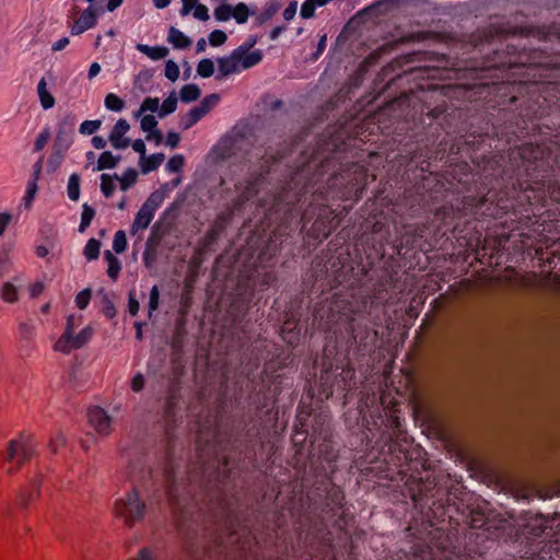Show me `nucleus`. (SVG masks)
Masks as SVG:
<instances>
[{"instance_id":"bf43d9fd","label":"nucleus","mask_w":560,"mask_h":560,"mask_svg":"<svg viewBox=\"0 0 560 560\" xmlns=\"http://www.w3.org/2000/svg\"><path fill=\"white\" fill-rule=\"evenodd\" d=\"M126 248H127L126 233H125V231L119 230L116 232V234L114 236L113 249L116 254H121L126 250Z\"/></svg>"},{"instance_id":"2f4dec72","label":"nucleus","mask_w":560,"mask_h":560,"mask_svg":"<svg viewBox=\"0 0 560 560\" xmlns=\"http://www.w3.org/2000/svg\"><path fill=\"white\" fill-rule=\"evenodd\" d=\"M167 232L168 229L163 228L162 221H156L151 229V233L145 244L148 247H158Z\"/></svg>"},{"instance_id":"473e14b6","label":"nucleus","mask_w":560,"mask_h":560,"mask_svg":"<svg viewBox=\"0 0 560 560\" xmlns=\"http://www.w3.org/2000/svg\"><path fill=\"white\" fill-rule=\"evenodd\" d=\"M234 13L232 18L236 21L237 24H245L248 21V18L252 15H256V9H250L246 3L240 2L236 5H233Z\"/></svg>"},{"instance_id":"0e129e2a","label":"nucleus","mask_w":560,"mask_h":560,"mask_svg":"<svg viewBox=\"0 0 560 560\" xmlns=\"http://www.w3.org/2000/svg\"><path fill=\"white\" fill-rule=\"evenodd\" d=\"M180 71L178 65L172 60L168 59L165 62V77L172 81L175 82L179 78Z\"/></svg>"},{"instance_id":"37998d69","label":"nucleus","mask_w":560,"mask_h":560,"mask_svg":"<svg viewBox=\"0 0 560 560\" xmlns=\"http://www.w3.org/2000/svg\"><path fill=\"white\" fill-rule=\"evenodd\" d=\"M95 217V210L89 206L88 203H84L82 206V213H81V222L79 225V232H84L91 224L92 220Z\"/></svg>"},{"instance_id":"c756f323","label":"nucleus","mask_w":560,"mask_h":560,"mask_svg":"<svg viewBox=\"0 0 560 560\" xmlns=\"http://www.w3.org/2000/svg\"><path fill=\"white\" fill-rule=\"evenodd\" d=\"M120 159V155H114L110 151H104L100 154L97 159L96 170L104 171L114 168L117 166Z\"/></svg>"},{"instance_id":"680f3d73","label":"nucleus","mask_w":560,"mask_h":560,"mask_svg":"<svg viewBox=\"0 0 560 560\" xmlns=\"http://www.w3.org/2000/svg\"><path fill=\"white\" fill-rule=\"evenodd\" d=\"M92 298V290L90 288L83 289L75 296V305L80 310L88 307Z\"/></svg>"},{"instance_id":"aec40b11","label":"nucleus","mask_w":560,"mask_h":560,"mask_svg":"<svg viewBox=\"0 0 560 560\" xmlns=\"http://www.w3.org/2000/svg\"><path fill=\"white\" fill-rule=\"evenodd\" d=\"M93 334L94 329L89 325L84 327L78 335L74 336L73 334L68 343H63L58 348L57 351L63 354H69L73 350L81 349L91 340Z\"/></svg>"},{"instance_id":"a18cd8bd","label":"nucleus","mask_w":560,"mask_h":560,"mask_svg":"<svg viewBox=\"0 0 560 560\" xmlns=\"http://www.w3.org/2000/svg\"><path fill=\"white\" fill-rule=\"evenodd\" d=\"M256 105H284V102L277 92L267 91L260 95Z\"/></svg>"},{"instance_id":"49530a36","label":"nucleus","mask_w":560,"mask_h":560,"mask_svg":"<svg viewBox=\"0 0 560 560\" xmlns=\"http://www.w3.org/2000/svg\"><path fill=\"white\" fill-rule=\"evenodd\" d=\"M101 242L90 238L84 247L83 254L88 260H95L100 256Z\"/></svg>"},{"instance_id":"7c9ffc66","label":"nucleus","mask_w":560,"mask_h":560,"mask_svg":"<svg viewBox=\"0 0 560 560\" xmlns=\"http://www.w3.org/2000/svg\"><path fill=\"white\" fill-rule=\"evenodd\" d=\"M201 95L200 88L195 83H188L182 86L179 91V100L187 104L197 101Z\"/></svg>"},{"instance_id":"393cba45","label":"nucleus","mask_w":560,"mask_h":560,"mask_svg":"<svg viewBox=\"0 0 560 560\" xmlns=\"http://www.w3.org/2000/svg\"><path fill=\"white\" fill-rule=\"evenodd\" d=\"M167 42L174 49L180 50L189 48L192 44L191 38L175 26H170L167 33Z\"/></svg>"},{"instance_id":"423d86ee","label":"nucleus","mask_w":560,"mask_h":560,"mask_svg":"<svg viewBox=\"0 0 560 560\" xmlns=\"http://www.w3.org/2000/svg\"><path fill=\"white\" fill-rule=\"evenodd\" d=\"M264 58V54L260 49H255L243 58L238 52L233 50L229 56L219 57L218 72L215 80L220 81L233 73H237L242 70H247L258 65Z\"/></svg>"},{"instance_id":"6e6552de","label":"nucleus","mask_w":560,"mask_h":560,"mask_svg":"<svg viewBox=\"0 0 560 560\" xmlns=\"http://www.w3.org/2000/svg\"><path fill=\"white\" fill-rule=\"evenodd\" d=\"M341 179L345 182L343 187L348 194H353L355 198H360L366 187L368 170L363 165L352 163L340 173Z\"/></svg>"},{"instance_id":"a19ab883","label":"nucleus","mask_w":560,"mask_h":560,"mask_svg":"<svg viewBox=\"0 0 560 560\" xmlns=\"http://www.w3.org/2000/svg\"><path fill=\"white\" fill-rule=\"evenodd\" d=\"M214 63L210 58H203L197 65V74L201 78L208 79L214 74Z\"/></svg>"},{"instance_id":"69168bd1","label":"nucleus","mask_w":560,"mask_h":560,"mask_svg":"<svg viewBox=\"0 0 560 560\" xmlns=\"http://www.w3.org/2000/svg\"><path fill=\"white\" fill-rule=\"evenodd\" d=\"M185 164V158L182 154L173 155L166 164V168L172 173H178L182 171Z\"/></svg>"},{"instance_id":"13d9d810","label":"nucleus","mask_w":560,"mask_h":560,"mask_svg":"<svg viewBox=\"0 0 560 560\" xmlns=\"http://www.w3.org/2000/svg\"><path fill=\"white\" fill-rule=\"evenodd\" d=\"M1 298L8 303H14L19 300L16 288L11 282H5L2 287Z\"/></svg>"},{"instance_id":"c85d7f7f","label":"nucleus","mask_w":560,"mask_h":560,"mask_svg":"<svg viewBox=\"0 0 560 560\" xmlns=\"http://www.w3.org/2000/svg\"><path fill=\"white\" fill-rule=\"evenodd\" d=\"M213 107H192L180 121L183 129L194 126L199 119L206 116Z\"/></svg>"},{"instance_id":"de8ad7c7","label":"nucleus","mask_w":560,"mask_h":560,"mask_svg":"<svg viewBox=\"0 0 560 560\" xmlns=\"http://www.w3.org/2000/svg\"><path fill=\"white\" fill-rule=\"evenodd\" d=\"M68 196L72 201H77L80 198V176L77 173L71 174L69 177Z\"/></svg>"},{"instance_id":"4d7b16f0","label":"nucleus","mask_w":560,"mask_h":560,"mask_svg":"<svg viewBox=\"0 0 560 560\" xmlns=\"http://www.w3.org/2000/svg\"><path fill=\"white\" fill-rule=\"evenodd\" d=\"M67 444V439L62 432H57L50 438L48 448L52 454H57L60 448H63Z\"/></svg>"},{"instance_id":"bb28decb","label":"nucleus","mask_w":560,"mask_h":560,"mask_svg":"<svg viewBox=\"0 0 560 560\" xmlns=\"http://www.w3.org/2000/svg\"><path fill=\"white\" fill-rule=\"evenodd\" d=\"M154 212L149 209H145L141 206L140 210L137 212L133 223L131 225V234L137 233L139 229H147L153 219Z\"/></svg>"},{"instance_id":"8fccbe9b","label":"nucleus","mask_w":560,"mask_h":560,"mask_svg":"<svg viewBox=\"0 0 560 560\" xmlns=\"http://www.w3.org/2000/svg\"><path fill=\"white\" fill-rule=\"evenodd\" d=\"M160 305V289L156 284H154L149 293V303H148V317L151 318L153 313L159 308Z\"/></svg>"},{"instance_id":"79ce46f5","label":"nucleus","mask_w":560,"mask_h":560,"mask_svg":"<svg viewBox=\"0 0 560 560\" xmlns=\"http://www.w3.org/2000/svg\"><path fill=\"white\" fill-rule=\"evenodd\" d=\"M233 13H234V8L232 4H229V3L220 4L213 11L214 19L218 22L229 21L230 19H232Z\"/></svg>"},{"instance_id":"412c9836","label":"nucleus","mask_w":560,"mask_h":560,"mask_svg":"<svg viewBox=\"0 0 560 560\" xmlns=\"http://www.w3.org/2000/svg\"><path fill=\"white\" fill-rule=\"evenodd\" d=\"M130 126L125 119L117 120L113 131L109 135V141L115 149H125L131 141L125 138L124 135L129 130Z\"/></svg>"},{"instance_id":"5701e85b","label":"nucleus","mask_w":560,"mask_h":560,"mask_svg":"<svg viewBox=\"0 0 560 560\" xmlns=\"http://www.w3.org/2000/svg\"><path fill=\"white\" fill-rule=\"evenodd\" d=\"M234 214L235 211L226 206L222 212L217 214L210 230L221 236L225 232L226 228L232 223Z\"/></svg>"},{"instance_id":"20e7f679","label":"nucleus","mask_w":560,"mask_h":560,"mask_svg":"<svg viewBox=\"0 0 560 560\" xmlns=\"http://www.w3.org/2000/svg\"><path fill=\"white\" fill-rule=\"evenodd\" d=\"M440 525L441 524L419 525L418 517H412V521L407 527V532L409 536L422 542L421 552H424V548L430 551L436 549L438 551L444 552L448 549L451 540L445 529Z\"/></svg>"},{"instance_id":"7ed1b4c3","label":"nucleus","mask_w":560,"mask_h":560,"mask_svg":"<svg viewBox=\"0 0 560 560\" xmlns=\"http://www.w3.org/2000/svg\"><path fill=\"white\" fill-rule=\"evenodd\" d=\"M329 417L324 411H316L312 405L300 404L292 428L291 442L294 448V459H305L313 463L315 445L318 436H327Z\"/></svg>"},{"instance_id":"4468645a","label":"nucleus","mask_w":560,"mask_h":560,"mask_svg":"<svg viewBox=\"0 0 560 560\" xmlns=\"http://www.w3.org/2000/svg\"><path fill=\"white\" fill-rule=\"evenodd\" d=\"M104 13V7L89 5L81 12L79 19L71 25V35H80L85 31L94 27L97 24L98 16Z\"/></svg>"},{"instance_id":"1a4fd4ad","label":"nucleus","mask_w":560,"mask_h":560,"mask_svg":"<svg viewBox=\"0 0 560 560\" xmlns=\"http://www.w3.org/2000/svg\"><path fill=\"white\" fill-rule=\"evenodd\" d=\"M153 69L141 70L133 79L132 88L125 94L126 101L131 105H140L144 95L152 91L153 83Z\"/></svg>"},{"instance_id":"4be33fe9","label":"nucleus","mask_w":560,"mask_h":560,"mask_svg":"<svg viewBox=\"0 0 560 560\" xmlns=\"http://www.w3.org/2000/svg\"><path fill=\"white\" fill-rule=\"evenodd\" d=\"M186 336V317L185 314H182L176 318L175 327L171 338V348L174 352L179 353L183 351Z\"/></svg>"},{"instance_id":"052dcab7","label":"nucleus","mask_w":560,"mask_h":560,"mask_svg":"<svg viewBox=\"0 0 560 560\" xmlns=\"http://www.w3.org/2000/svg\"><path fill=\"white\" fill-rule=\"evenodd\" d=\"M327 499L331 501L337 508L341 509L345 504V494L339 487H332L327 492Z\"/></svg>"},{"instance_id":"0eeeda50","label":"nucleus","mask_w":560,"mask_h":560,"mask_svg":"<svg viewBox=\"0 0 560 560\" xmlns=\"http://www.w3.org/2000/svg\"><path fill=\"white\" fill-rule=\"evenodd\" d=\"M145 504L140 499L139 491L132 488L125 498L115 504V512L118 517L124 518L126 526L132 528L137 522L144 517Z\"/></svg>"},{"instance_id":"ddd939ff","label":"nucleus","mask_w":560,"mask_h":560,"mask_svg":"<svg viewBox=\"0 0 560 560\" xmlns=\"http://www.w3.org/2000/svg\"><path fill=\"white\" fill-rule=\"evenodd\" d=\"M180 399V386L177 381H172L168 384L165 405L163 410V420L165 422V430L170 432L176 425V408Z\"/></svg>"},{"instance_id":"f8f14e48","label":"nucleus","mask_w":560,"mask_h":560,"mask_svg":"<svg viewBox=\"0 0 560 560\" xmlns=\"http://www.w3.org/2000/svg\"><path fill=\"white\" fill-rule=\"evenodd\" d=\"M536 187L528 185L524 192L532 191L534 196L526 195V199L530 206L545 205L547 197L555 202H560V183L558 180L549 182L547 189L541 183H535Z\"/></svg>"},{"instance_id":"e433bc0d","label":"nucleus","mask_w":560,"mask_h":560,"mask_svg":"<svg viewBox=\"0 0 560 560\" xmlns=\"http://www.w3.org/2000/svg\"><path fill=\"white\" fill-rule=\"evenodd\" d=\"M206 254L207 253L202 249L198 247L195 248L194 254L188 261V271L191 277L198 275Z\"/></svg>"},{"instance_id":"3c124183","label":"nucleus","mask_w":560,"mask_h":560,"mask_svg":"<svg viewBox=\"0 0 560 560\" xmlns=\"http://www.w3.org/2000/svg\"><path fill=\"white\" fill-rule=\"evenodd\" d=\"M114 175L102 174L101 175V191L104 197L109 198L115 191Z\"/></svg>"},{"instance_id":"9d476101","label":"nucleus","mask_w":560,"mask_h":560,"mask_svg":"<svg viewBox=\"0 0 560 560\" xmlns=\"http://www.w3.org/2000/svg\"><path fill=\"white\" fill-rule=\"evenodd\" d=\"M402 442L404 444H399L393 441L389 444V458H386L385 462L387 464L393 462L398 467V474L406 475L408 471L417 469V466H412L413 458L411 451L408 448L410 443L406 438L402 439Z\"/></svg>"},{"instance_id":"f704fd0d","label":"nucleus","mask_w":560,"mask_h":560,"mask_svg":"<svg viewBox=\"0 0 560 560\" xmlns=\"http://www.w3.org/2000/svg\"><path fill=\"white\" fill-rule=\"evenodd\" d=\"M74 327H75V316L73 314H70L67 317L66 327L62 332V335L59 337V339L54 345V350L57 351L59 347H61L63 343H68L71 336L74 334Z\"/></svg>"},{"instance_id":"e2e57ef3","label":"nucleus","mask_w":560,"mask_h":560,"mask_svg":"<svg viewBox=\"0 0 560 560\" xmlns=\"http://www.w3.org/2000/svg\"><path fill=\"white\" fill-rule=\"evenodd\" d=\"M209 44L212 47H219L228 40V35L222 30H214L209 34Z\"/></svg>"},{"instance_id":"6e6d98bb","label":"nucleus","mask_w":560,"mask_h":560,"mask_svg":"<svg viewBox=\"0 0 560 560\" xmlns=\"http://www.w3.org/2000/svg\"><path fill=\"white\" fill-rule=\"evenodd\" d=\"M258 40L259 36L257 34L249 35L246 40L234 50L245 58L249 55V50L258 43Z\"/></svg>"},{"instance_id":"864d4df0","label":"nucleus","mask_w":560,"mask_h":560,"mask_svg":"<svg viewBox=\"0 0 560 560\" xmlns=\"http://www.w3.org/2000/svg\"><path fill=\"white\" fill-rule=\"evenodd\" d=\"M164 200V192L154 190L142 205L145 209L155 212Z\"/></svg>"},{"instance_id":"c9c22d12","label":"nucleus","mask_w":560,"mask_h":560,"mask_svg":"<svg viewBox=\"0 0 560 560\" xmlns=\"http://www.w3.org/2000/svg\"><path fill=\"white\" fill-rule=\"evenodd\" d=\"M104 259L107 261L108 268H107V275L112 280H117L118 275L121 270V265L119 259L110 252L105 250L104 253Z\"/></svg>"},{"instance_id":"72a5a7b5","label":"nucleus","mask_w":560,"mask_h":560,"mask_svg":"<svg viewBox=\"0 0 560 560\" xmlns=\"http://www.w3.org/2000/svg\"><path fill=\"white\" fill-rule=\"evenodd\" d=\"M114 177L119 182L120 189L126 191L136 184L138 179V172L135 168L129 167L124 172L122 176H118V174L115 173Z\"/></svg>"},{"instance_id":"f257e3e1","label":"nucleus","mask_w":560,"mask_h":560,"mask_svg":"<svg viewBox=\"0 0 560 560\" xmlns=\"http://www.w3.org/2000/svg\"><path fill=\"white\" fill-rule=\"evenodd\" d=\"M405 495H408L419 510V525L444 524L448 508V490L435 482V479L416 478L410 475L405 482Z\"/></svg>"},{"instance_id":"774afa93","label":"nucleus","mask_w":560,"mask_h":560,"mask_svg":"<svg viewBox=\"0 0 560 560\" xmlns=\"http://www.w3.org/2000/svg\"><path fill=\"white\" fill-rule=\"evenodd\" d=\"M192 15L196 20L202 21V22H206L210 19L209 10H208L207 5L200 3L199 1H197V3L194 7Z\"/></svg>"},{"instance_id":"603ef678","label":"nucleus","mask_w":560,"mask_h":560,"mask_svg":"<svg viewBox=\"0 0 560 560\" xmlns=\"http://www.w3.org/2000/svg\"><path fill=\"white\" fill-rule=\"evenodd\" d=\"M377 4H380L381 10L389 11L404 5H413L416 0H377Z\"/></svg>"},{"instance_id":"5fc2aeb1","label":"nucleus","mask_w":560,"mask_h":560,"mask_svg":"<svg viewBox=\"0 0 560 560\" xmlns=\"http://www.w3.org/2000/svg\"><path fill=\"white\" fill-rule=\"evenodd\" d=\"M177 107H139L137 112H135V117L141 116L145 112L155 113L160 118H164L167 115L174 113Z\"/></svg>"},{"instance_id":"b1692460","label":"nucleus","mask_w":560,"mask_h":560,"mask_svg":"<svg viewBox=\"0 0 560 560\" xmlns=\"http://www.w3.org/2000/svg\"><path fill=\"white\" fill-rule=\"evenodd\" d=\"M235 143L236 140L234 137L225 136L214 145L213 152L219 160H228L235 154Z\"/></svg>"},{"instance_id":"2eb2a0df","label":"nucleus","mask_w":560,"mask_h":560,"mask_svg":"<svg viewBox=\"0 0 560 560\" xmlns=\"http://www.w3.org/2000/svg\"><path fill=\"white\" fill-rule=\"evenodd\" d=\"M549 522V517L542 514L529 515L525 518V522L522 525V535L527 540L534 541L537 538H540L547 528L552 530V527L548 525Z\"/></svg>"},{"instance_id":"c03bdc74","label":"nucleus","mask_w":560,"mask_h":560,"mask_svg":"<svg viewBox=\"0 0 560 560\" xmlns=\"http://www.w3.org/2000/svg\"><path fill=\"white\" fill-rule=\"evenodd\" d=\"M37 94L40 105H55V97L48 92L45 78H42L38 82Z\"/></svg>"},{"instance_id":"09e8293b","label":"nucleus","mask_w":560,"mask_h":560,"mask_svg":"<svg viewBox=\"0 0 560 560\" xmlns=\"http://www.w3.org/2000/svg\"><path fill=\"white\" fill-rule=\"evenodd\" d=\"M220 238V236L211 231L210 229L206 232L202 238L199 240L196 247L202 249L203 252L208 253L211 249V246L217 243V241Z\"/></svg>"},{"instance_id":"a878e982","label":"nucleus","mask_w":560,"mask_h":560,"mask_svg":"<svg viewBox=\"0 0 560 560\" xmlns=\"http://www.w3.org/2000/svg\"><path fill=\"white\" fill-rule=\"evenodd\" d=\"M282 0H269L262 11L256 15L254 21L255 26H261L271 20L275 14L281 9Z\"/></svg>"},{"instance_id":"f03ea898","label":"nucleus","mask_w":560,"mask_h":560,"mask_svg":"<svg viewBox=\"0 0 560 560\" xmlns=\"http://www.w3.org/2000/svg\"><path fill=\"white\" fill-rule=\"evenodd\" d=\"M401 266L393 256L385 259L380 267L373 262L362 266L353 278L350 288L358 294L371 300H382L388 290L402 293L406 282L401 281Z\"/></svg>"},{"instance_id":"39448f33","label":"nucleus","mask_w":560,"mask_h":560,"mask_svg":"<svg viewBox=\"0 0 560 560\" xmlns=\"http://www.w3.org/2000/svg\"><path fill=\"white\" fill-rule=\"evenodd\" d=\"M440 525L441 524L419 525L418 517H412V521L407 527V532L409 536L422 542L421 552H424V548L430 551L436 549L438 551L444 552L448 549L451 540L445 529Z\"/></svg>"},{"instance_id":"dca6fc26","label":"nucleus","mask_w":560,"mask_h":560,"mask_svg":"<svg viewBox=\"0 0 560 560\" xmlns=\"http://www.w3.org/2000/svg\"><path fill=\"white\" fill-rule=\"evenodd\" d=\"M42 479L33 478L27 485L21 487L16 493L15 503L22 510H27L30 505L40 497Z\"/></svg>"},{"instance_id":"9b49d317","label":"nucleus","mask_w":560,"mask_h":560,"mask_svg":"<svg viewBox=\"0 0 560 560\" xmlns=\"http://www.w3.org/2000/svg\"><path fill=\"white\" fill-rule=\"evenodd\" d=\"M34 455V448L30 441H24V436L21 434L19 439L11 440L7 448V460L12 462L16 458V467L9 468L10 475L18 471L22 465L28 463Z\"/></svg>"},{"instance_id":"338daca9","label":"nucleus","mask_w":560,"mask_h":560,"mask_svg":"<svg viewBox=\"0 0 560 560\" xmlns=\"http://www.w3.org/2000/svg\"><path fill=\"white\" fill-rule=\"evenodd\" d=\"M317 9L313 0H304L301 5L300 16L304 20H308L315 16V10Z\"/></svg>"},{"instance_id":"6ab92c4d","label":"nucleus","mask_w":560,"mask_h":560,"mask_svg":"<svg viewBox=\"0 0 560 560\" xmlns=\"http://www.w3.org/2000/svg\"><path fill=\"white\" fill-rule=\"evenodd\" d=\"M259 194L257 179L246 182L241 192L228 206L235 212L244 209L245 205Z\"/></svg>"},{"instance_id":"f3484780","label":"nucleus","mask_w":560,"mask_h":560,"mask_svg":"<svg viewBox=\"0 0 560 560\" xmlns=\"http://www.w3.org/2000/svg\"><path fill=\"white\" fill-rule=\"evenodd\" d=\"M88 421L101 435H109L112 432V418L100 406H93L88 410Z\"/></svg>"},{"instance_id":"58836bf2","label":"nucleus","mask_w":560,"mask_h":560,"mask_svg":"<svg viewBox=\"0 0 560 560\" xmlns=\"http://www.w3.org/2000/svg\"><path fill=\"white\" fill-rule=\"evenodd\" d=\"M217 471V479L220 482H225L232 474V469L230 468V457L223 456L218 464V467L215 469Z\"/></svg>"},{"instance_id":"cd10ccee","label":"nucleus","mask_w":560,"mask_h":560,"mask_svg":"<svg viewBox=\"0 0 560 560\" xmlns=\"http://www.w3.org/2000/svg\"><path fill=\"white\" fill-rule=\"evenodd\" d=\"M164 153H153L149 156L144 154V159H140V170L141 173L148 174L150 172L155 171L164 161Z\"/></svg>"},{"instance_id":"4c0bfd02","label":"nucleus","mask_w":560,"mask_h":560,"mask_svg":"<svg viewBox=\"0 0 560 560\" xmlns=\"http://www.w3.org/2000/svg\"><path fill=\"white\" fill-rule=\"evenodd\" d=\"M351 37L352 36L345 28H341V31L337 35L335 42L330 46V49H329L330 55L334 56L337 54H341L343 47L351 39Z\"/></svg>"},{"instance_id":"ea45409f","label":"nucleus","mask_w":560,"mask_h":560,"mask_svg":"<svg viewBox=\"0 0 560 560\" xmlns=\"http://www.w3.org/2000/svg\"><path fill=\"white\" fill-rule=\"evenodd\" d=\"M101 313L107 318L113 319L117 315V308L108 294H103L101 299Z\"/></svg>"},{"instance_id":"a211bd4d","label":"nucleus","mask_w":560,"mask_h":560,"mask_svg":"<svg viewBox=\"0 0 560 560\" xmlns=\"http://www.w3.org/2000/svg\"><path fill=\"white\" fill-rule=\"evenodd\" d=\"M315 457L318 462H326L328 464L335 462L338 457L332 442V432L330 425L328 427L327 436H318L315 445Z\"/></svg>"}]
</instances>
